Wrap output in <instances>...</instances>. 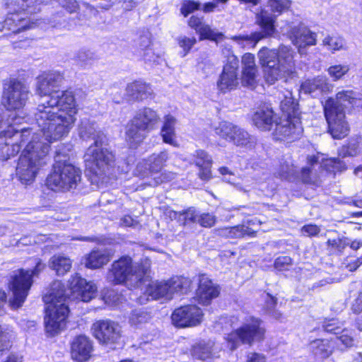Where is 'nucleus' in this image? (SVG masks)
Here are the masks:
<instances>
[{
	"label": "nucleus",
	"mask_w": 362,
	"mask_h": 362,
	"mask_svg": "<svg viewBox=\"0 0 362 362\" xmlns=\"http://www.w3.org/2000/svg\"><path fill=\"white\" fill-rule=\"evenodd\" d=\"M272 107L262 106L254 112L252 120L253 124L261 131H270L275 124L276 119Z\"/></svg>",
	"instance_id": "29"
},
{
	"label": "nucleus",
	"mask_w": 362,
	"mask_h": 362,
	"mask_svg": "<svg viewBox=\"0 0 362 362\" xmlns=\"http://www.w3.org/2000/svg\"><path fill=\"white\" fill-rule=\"evenodd\" d=\"M220 289L218 286L206 275L199 276V287L196 291L197 301L202 305H209L211 300L218 296Z\"/></svg>",
	"instance_id": "25"
},
{
	"label": "nucleus",
	"mask_w": 362,
	"mask_h": 362,
	"mask_svg": "<svg viewBox=\"0 0 362 362\" xmlns=\"http://www.w3.org/2000/svg\"><path fill=\"white\" fill-rule=\"evenodd\" d=\"M30 134L29 128L19 131L4 118L0 119V159L6 160L16 155L22 146L31 138Z\"/></svg>",
	"instance_id": "10"
},
{
	"label": "nucleus",
	"mask_w": 362,
	"mask_h": 362,
	"mask_svg": "<svg viewBox=\"0 0 362 362\" xmlns=\"http://www.w3.org/2000/svg\"><path fill=\"white\" fill-rule=\"evenodd\" d=\"M28 88L21 81L11 80L4 85L2 104L9 110L23 108L28 100Z\"/></svg>",
	"instance_id": "17"
},
{
	"label": "nucleus",
	"mask_w": 362,
	"mask_h": 362,
	"mask_svg": "<svg viewBox=\"0 0 362 362\" xmlns=\"http://www.w3.org/2000/svg\"><path fill=\"white\" fill-rule=\"evenodd\" d=\"M351 309L354 313L358 314L362 312V291L352 303Z\"/></svg>",
	"instance_id": "62"
},
{
	"label": "nucleus",
	"mask_w": 362,
	"mask_h": 362,
	"mask_svg": "<svg viewBox=\"0 0 362 362\" xmlns=\"http://www.w3.org/2000/svg\"><path fill=\"white\" fill-rule=\"evenodd\" d=\"M197 40L195 37H187L186 36L180 37L178 40V44L184 50L183 57H185L192 47L196 43Z\"/></svg>",
	"instance_id": "52"
},
{
	"label": "nucleus",
	"mask_w": 362,
	"mask_h": 362,
	"mask_svg": "<svg viewBox=\"0 0 362 362\" xmlns=\"http://www.w3.org/2000/svg\"><path fill=\"white\" fill-rule=\"evenodd\" d=\"M159 121V115L153 109H139L127 124L126 140L132 146L137 145L144 140L148 132L155 128Z\"/></svg>",
	"instance_id": "12"
},
{
	"label": "nucleus",
	"mask_w": 362,
	"mask_h": 362,
	"mask_svg": "<svg viewBox=\"0 0 362 362\" xmlns=\"http://www.w3.org/2000/svg\"><path fill=\"white\" fill-rule=\"evenodd\" d=\"M49 24L51 27L58 29L70 30L73 28V25L66 21L60 13L54 15L49 21Z\"/></svg>",
	"instance_id": "47"
},
{
	"label": "nucleus",
	"mask_w": 362,
	"mask_h": 362,
	"mask_svg": "<svg viewBox=\"0 0 362 362\" xmlns=\"http://www.w3.org/2000/svg\"><path fill=\"white\" fill-rule=\"evenodd\" d=\"M277 173L281 179L291 180L297 177L296 167L293 165L291 160H286L281 163Z\"/></svg>",
	"instance_id": "42"
},
{
	"label": "nucleus",
	"mask_w": 362,
	"mask_h": 362,
	"mask_svg": "<svg viewBox=\"0 0 362 362\" xmlns=\"http://www.w3.org/2000/svg\"><path fill=\"white\" fill-rule=\"evenodd\" d=\"M257 55L268 84L281 79L286 81L295 73V52L290 46L281 45L276 49L263 47Z\"/></svg>",
	"instance_id": "3"
},
{
	"label": "nucleus",
	"mask_w": 362,
	"mask_h": 362,
	"mask_svg": "<svg viewBox=\"0 0 362 362\" xmlns=\"http://www.w3.org/2000/svg\"><path fill=\"white\" fill-rule=\"evenodd\" d=\"M92 330L95 337L100 343L107 345L118 343L122 336L119 324L110 320L96 321L93 324Z\"/></svg>",
	"instance_id": "20"
},
{
	"label": "nucleus",
	"mask_w": 362,
	"mask_h": 362,
	"mask_svg": "<svg viewBox=\"0 0 362 362\" xmlns=\"http://www.w3.org/2000/svg\"><path fill=\"white\" fill-rule=\"evenodd\" d=\"M107 249L93 250L86 258L85 266L90 269H99L107 264L112 257Z\"/></svg>",
	"instance_id": "31"
},
{
	"label": "nucleus",
	"mask_w": 362,
	"mask_h": 362,
	"mask_svg": "<svg viewBox=\"0 0 362 362\" xmlns=\"http://www.w3.org/2000/svg\"><path fill=\"white\" fill-rule=\"evenodd\" d=\"M310 166L301 169L300 179L304 183L317 185L319 181L320 175L317 167L320 168V156H313L308 158Z\"/></svg>",
	"instance_id": "33"
},
{
	"label": "nucleus",
	"mask_w": 362,
	"mask_h": 362,
	"mask_svg": "<svg viewBox=\"0 0 362 362\" xmlns=\"http://www.w3.org/2000/svg\"><path fill=\"white\" fill-rule=\"evenodd\" d=\"M149 316L147 313L141 310H135L129 317V322L132 325L137 326L147 322Z\"/></svg>",
	"instance_id": "48"
},
{
	"label": "nucleus",
	"mask_w": 362,
	"mask_h": 362,
	"mask_svg": "<svg viewBox=\"0 0 362 362\" xmlns=\"http://www.w3.org/2000/svg\"><path fill=\"white\" fill-rule=\"evenodd\" d=\"M212 344L202 341L196 344L192 349V355L194 358L206 361L212 356Z\"/></svg>",
	"instance_id": "41"
},
{
	"label": "nucleus",
	"mask_w": 362,
	"mask_h": 362,
	"mask_svg": "<svg viewBox=\"0 0 362 362\" xmlns=\"http://www.w3.org/2000/svg\"><path fill=\"white\" fill-rule=\"evenodd\" d=\"M322 45L332 53L337 51L345 50L346 40L338 35H327L322 40Z\"/></svg>",
	"instance_id": "40"
},
{
	"label": "nucleus",
	"mask_w": 362,
	"mask_h": 362,
	"mask_svg": "<svg viewBox=\"0 0 362 362\" xmlns=\"http://www.w3.org/2000/svg\"><path fill=\"white\" fill-rule=\"evenodd\" d=\"M349 66L346 64H335L330 66L327 72L333 81L341 80L349 71Z\"/></svg>",
	"instance_id": "43"
},
{
	"label": "nucleus",
	"mask_w": 362,
	"mask_h": 362,
	"mask_svg": "<svg viewBox=\"0 0 362 362\" xmlns=\"http://www.w3.org/2000/svg\"><path fill=\"white\" fill-rule=\"evenodd\" d=\"M199 212L194 207H189L182 211L181 224L186 226L190 223H197Z\"/></svg>",
	"instance_id": "45"
},
{
	"label": "nucleus",
	"mask_w": 362,
	"mask_h": 362,
	"mask_svg": "<svg viewBox=\"0 0 362 362\" xmlns=\"http://www.w3.org/2000/svg\"><path fill=\"white\" fill-rule=\"evenodd\" d=\"M334 86L329 81L326 76L320 75L308 78L300 85L301 91L317 97L322 93H328L332 90Z\"/></svg>",
	"instance_id": "26"
},
{
	"label": "nucleus",
	"mask_w": 362,
	"mask_h": 362,
	"mask_svg": "<svg viewBox=\"0 0 362 362\" xmlns=\"http://www.w3.org/2000/svg\"><path fill=\"white\" fill-rule=\"evenodd\" d=\"M138 57L142 58V59L148 64L156 63L158 61V56L155 54L153 49L151 47L144 50L139 54H136Z\"/></svg>",
	"instance_id": "54"
},
{
	"label": "nucleus",
	"mask_w": 362,
	"mask_h": 362,
	"mask_svg": "<svg viewBox=\"0 0 362 362\" xmlns=\"http://www.w3.org/2000/svg\"><path fill=\"white\" fill-rule=\"evenodd\" d=\"M291 264L292 259L288 256L279 257L274 262L275 268L280 271L287 270Z\"/></svg>",
	"instance_id": "56"
},
{
	"label": "nucleus",
	"mask_w": 362,
	"mask_h": 362,
	"mask_svg": "<svg viewBox=\"0 0 362 362\" xmlns=\"http://www.w3.org/2000/svg\"><path fill=\"white\" fill-rule=\"evenodd\" d=\"M93 59V53L88 50H80L76 55V59L81 66L88 65Z\"/></svg>",
	"instance_id": "53"
},
{
	"label": "nucleus",
	"mask_w": 362,
	"mask_h": 362,
	"mask_svg": "<svg viewBox=\"0 0 362 362\" xmlns=\"http://www.w3.org/2000/svg\"><path fill=\"white\" fill-rule=\"evenodd\" d=\"M176 118L167 115L163 117V124L160 129V135L163 142L173 146H177L175 134Z\"/></svg>",
	"instance_id": "34"
},
{
	"label": "nucleus",
	"mask_w": 362,
	"mask_h": 362,
	"mask_svg": "<svg viewBox=\"0 0 362 362\" xmlns=\"http://www.w3.org/2000/svg\"><path fill=\"white\" fill-rule=\"evenodd\" d=\"M247 362H266L265 357L262 354L250 353L247 355Z\"/></svg>",
	"instance_id": "64"
},
{
	"label": "nucleus",
	"mask_w": 362,
	"mask_h": 362,
	"mask_svg": "<svg viewBox=\"0 0 362 362\" xmlns=\"http://www.w3.org/2000/svg\"><path fill=\"white\" fill-rule=\"evenodd\" d=\"M358 145L356 141L349 142V144L343 146L339 150V155L342 158L347 156H355L358 153Z\"/></svg>",
	"instance_id": "49"
},
{
	"label": "nucleus",
	"mask_w": 362,
	"mask_h": 362,
	"mask_svg": "<svg viewBox=\"0 0 362 362\" xmlns=\"http://www.w3.org/2000/svg\"><path fill=\"white\" fill-rule=\"evenodd\" d=\"M326 165L330 166L336 171H343L346 169L345 163L339 158H330L326 160Z\"/></svg>",
	"instance_id": "59"
},
{
	"label": "nucleus",
	"mask_w": 362,
	"mask_h": 362,
	"mask_svg": "<svg viewBox=\"0 0 362 362\" xmlns=\"http://www.w3.org/2000/svg\"><path fill=\"white\" fill-rule=\"evenodd\" d=\"M92 351V342L85 335L76 337L71 343V357L76 361L83 362L87 361L90 357Z\"/></svg>",
	"instance_id": "27"
},
{
	"label": "nucleus",
	"mask_w": 362,
	"mask_h": 362,
	"mask_svg": "<svg viewBox=\"0 0 362 362\" xmlns=\"http://www.w3.org/2000/svg\"><path fill=\"white\" fill-rule=\"evenodd\" d=\"M39 130L33 134L18 159L16 175L22 183L32 182L40 169L46 164V158L49 151V144Z\"/></svg>",
	"instance_id": "4"
},
{
	"label": "nucleus",
	"mask_w": 362,
	"mask_h": 362,
	"mask_svg": "<svg viewBox=\"0 0 362 362\" xmlns=\"http://www.w3.org/2000/svg\"><path fill=\"white\" fill-rule=\"evenodd\" d=\"M222 53L226 58V63L217 81L218 89L226 93L235 89L238 84V67L239 61L238 57L233 54L231 47L228 45H221Z\"/></svg>",
	"instance_id": "15"
},
{
	"label": "nucleus",
	"mask_w": 362,
	"mask_h": 362,
	"mask_svg": "<svg viewBox=\"0 0 362 362\" xmlns=\"http://www.w3.org/2000/svg\"><path fill=\"white\" fill-rule=\"evenodd\" d=\"M268 6L271 11L262 9L257 14V23L262 28L261 31L255 32L250 35H240L233 36L231 39L243 47H255L262 39L271 37L276 31L274 23L278 16L288 10L291 6L290 0H269Z\"/></svg>",
	"instance_id": "6"
},
{
	"label": "nucleus",
	"mask_w": 362,
	"mask_h": 362,
	"mask_svg": "<svg viewBox=\"0 0 362 362\" xmlns=\"http://www.w3.org/2000/svg\"><path fill=\"white\" fill-rule=\"evenodd\" d=\"M72 262L69 258L63 255H54L49 261V267L57 275H64L71 268Z\"/></svg>",
	"instance_id": "38"
},
{
	"label": "nucleus",
	"mask_w": 362,
	"mask_h": 362,
	"mask_svg": "<svg viewBox=\"0 0 362 362\" xmlns=\"http://www.w3.org/2000/svg\"><path fill=\"white\" fill-rule=\"evenodd\" d=\"M189 162L199 168V177L203 180H209L211 177V168L212 158L204 150L198 149L189 158Z\"/></svg>",
	"instance_id": "28"
},
{
	"label": "nucleus",
	"mask_w": 362,
	"mask_h": 362,
	"mask_svg": "<svg viewBox=\"0 0 362 362\" xmlns=\"http://www.w3.org/2000/svg\"><path fill=\"white\" fill-rule=\"evenodd\" d=\"M201 8V4L198 1H186L182 4L180 11L184 16H188L196 10Z\"/></svg>",
	"instance_id": "51"
},
{
	"label": "nucleus",
	"mask_w": 362,
	"mask_h": 362,
	"mask_svg": "<svg viewBox=\"0 0 362 362\" xmlns=\"http://www.w3.org/2000/svg\"><path fill=\"white\" fill-rule=\"evenodd\" d=\"M287 35L300 55L305 54L307 48L316 45L317 35L302 23H288L286 28Z\"/></svg>",
	"instance_id": "19"
},
{
	"label": "nucleus",
	"mask_w": 362,
	"mask_h": 362,
	"mask_svg": "<svg viewBox=\"0 0 362 362\" xmlns=\"http://www.w3.org/2000/svg\"><path fill=\"white\" fill-rule=\"evenodd\" d=\"M135 47L136 54H138L144 50H146V49L151 47V40L150 34L148 33H146L143 35H141L135 41Z\"/></svg>",
	"instance_id": "46"
},
{
	"label": "nucleus",
	"mask_w": 362,
	"mask_h": 362,
	"mask_svg": "<svg viewBox=\"0 0 362 362\" xmlns=\"http://www.w3.org/2000/svg\"><path fill=\"white\" fill-rule=\"evenodd\" d=\"M145 295L151 297V299L154 300L163 298L170 300V292H169L168 281H150L146 284Z\"/></svg>",
	"instance_id": "35"
},
{
	"label": "nucleus",
	"mask_w": 362,
	"mask_h": 362,
	"mask_svg": "<svg viewBox=\"0 0 362 362\" xmlns=\"http://www.w3.org/2000/svg\"><path fill=\"white\" fill-rule=\"evenodd\" d=\"M334 100L337 107L341 108L344 110V107H347L349 105H356L357 102V94L351 90H342L339 91L336 94V98Z\"/></svg>",
	"instance_id": "39"
},
{
	"label": "nucleus",
	"mask_w": 362,
	"mask_h": 362,
	"mask_svg": "<svg viewBox=\"0 0 362 362\" xmlns=\"http://www.w3.org/2000/svg\"><path fill=\"white\" fill-rule=\"evenodd\" d=\"M265 330L258 319L250 317L244 325L235 331L228 334L226 338L230 350H235L240 344H251L264 338Z\"/></svg>",
	"instance_id": "14"
},
{
	"label": "nucleus",
	"mask_w": 362,
	"mask_h": 362,
	"mask_svg": "<svg viewBox=\"0 0 362 362\" xmlns=\"http://www.w3.org/2000/svg\"><path fill=\"white\" fill-rule=\"evenodd\" d=\"M301 232L303 235L308 237L316 236L320 232V228L317 225L308 224L301 228Z\"/></svg>",
	"instance_id": "58"
},
{
	"label": "nucleus",
	"mask_w": 362,
	"mask_h": 362,
	"mask_svg": "<svg viewBox=\"0 0 362 362\" xmlns=\"http://www.w3.org/2000/svg\"><path fill=\"white\" fill-rule=\"evenodd\" d=\"M325 116L328 123L329 131L334 139H341L349 132L347 122L345 121L344 111L336 106L333 98H328L324 105Z\"/></svg>",
	"instance_id": "16"
},
{
	"label": "nucleus",
	"mask_w": 362,
	"mask_h": 362,
	"mask_svg": "<svg viewBox=\"0 0 362 362\" xmlns=\"http://www.w3.org/2000/svg\"><path fill=\"white\" fill-rule=\"evenodd\" d=\"M217 235L226 238H241L247 235L255 237L256 230L245 225L233 227H223L216 230Z\"/></svg>",
	"instance_id": "32"
},
{
	"label": "nucleus",
	"mask_w": 362,
	"mask_h": 362,
	"mask_svg": "<svg viewBox=\"0 0 362 362\" xmlns=\"http://www.w3.org/2000/svg\"><path fill=\"white\" fill-rule=\"evenodd\" d=\"M216 220V216L209 213L199 214L197 223L202 227L210 228L215 224Z\"/></svg>",
	"instance_id": "50"
},
{
	"label": "nucleus",
	"mask_w": 362,
	"mask_h": 362,
	"mask_svg": "<svg viewBox=\"0 0 362 362\" xmlns=\"http://www.w3.org/2000/svg\"><path fill=\"white\" fill-rule=\"evenodd\" d=\"M216 135L238 146L251 147L254 138L244 129L228 122H221L214 128Z\"/></svg>",
	"instance_id": "18"
},
{
	"label": "nucleus",
	"mask_w": 362,
	"mask_h": 362,
	"mask_svg": "<svg viewBox=\"0 0 362 362\" xmlns=\"http://www.w3.org/2000/svg\"><path fill=\"white\" fill-rule=\"evenodd\" d=\"M343 332H345V331L343 330ZM346 332H347V331H346ZM337 340L346 347H350L353 345V339L347 333L342 334L337 337Z\"/></svg>",
	"instance_id": "63"
},
{
	"label": "nucleus",
	"mask_w": 362,
	"mask_h": 362,
	"mask_svg": "<svg viewBox=\"0 0 362 362\" xmlns=\"http://www.w3.org/2000/svg\"><path fill=\"white\" fill-rule=\"evenodd\" d=\"M170 299L175 293L185 294L191 288L192 281L189 278L184 276H174L168 281Z\"/></svg>",
	"instance_id": "36"
},
{
	"label": "nucleus",
	"mask_w": 362,
	"mask_h": 362,
	"mask_svg": "<svg viewBox=\"0 0 362 362\" xmlns=\"http://www.w3.org/2000/svg\"><path fill=\"white\" fill-rule=\"evenodd\" d=\"M78 134L83 140H93L85 155L84 161L86 170L93 175L94 182L103 181L107 172L112 166L115 155L103 145L105 142V134L98 129L96 123L87 118L81 120L78 127Z\"/></svg>",
	"instance_id": "2"
},
{
	"label": "nucleus",
	"mask_w": 362,
	"mask_h": 362,
	"mask_svg": "<svg viewBox=\"0 0 362 362\" xmlns=\"http://www.w3.org/2000/svg\"><path fill=\"white\" fill-rule=\"evenodd\" d=\"M148 271V263L133 264L130 257L123 256L112 263L107 279L115 284H125L128 287L137 288L149 281Z\"/></svg>",
	"instance_id": "9"
},
{
	"label": "nucleus",
	"mask_w": 362,
	"mask_h": 362,
	"mask_svg": "<svg viewBox=\"0 0 362 362\" xmlns=\"http://www.w3.org/2000/svg\"><path fill=\"white\" fill-rule=\"evenodd\" d=\"M309 349L318 358H328L333 351L331 343L327 339H315L309 344Z\"/></svg>",
	"instance_id": "37"
},
{
	"label": "nucleus",
	"mask_w": 362,
	"mask_h": 362,
	"mask_svg": "<svg viewBox=\"0 0 362 362\" xmlns=\"http://www.w3.org/2000/svg\"><path fill=\"white\" fill-rule=\"evenodd\" d=\"M257 67L243 69V83L244 86L253 88L257 82Z\"/></svg>",
	"instance_id": "44"
},
{
	"label": "nucleus",
	"mask_w": 362,
	"mask_h": 362,
	"mask_svg": "<svg viewBox=\"0 0 362 362\" xmlns=\"http://www.w3.org/2000/svg\"><path fill=\"white\" fill-rule=\"evenodd\" d=\"M152 95L151 88L140 81H136L129 83L126 88V100L128 101H143L151 98Z\"/></svg>",
	"instance_id": "30"
},
{
	"label": "nucleus",
	"mask_w": 362,
	"mask_h": 362,
	"mask_svg": "<svg viewBox=\"0 0 362 362\" xmlns=\"http://www.w3.org/2000/svg\"><path fill=\"white\" fill-rule=\"evenodd\" d=\"M168 159L167 151L151 155L147 160L140 162L136 168V173L141 177H146L151 173L160 172Z\"/></svg>",
	"instance_id": "23"
},
{
	"label": "nucleus",
	"mask_w": 362,
	"mask_h": 362,
	"mask_svg": "<svg viewBox=\"0 0 362 362\" xmlns=\"http://www.w3.org/2000/svg\"><path fill=\"white\" fill-rule=\"evenodd\" d=\"M69 293L60 281H54L45 297L47 303L45 330L51 336L59 334L66 326L69 310L66 304Z\"/></svg>",
	"instance_id": "5"
},
{
	"label": "nucleus",
	"mask_w": 362,
	"mask_h": 362,
	"mask_svg": "<svg viewBox=\"0 0 362 362\" xmlns=\"http://www.w3.org/2000/svg\"><path fill=\"white\" fill-rule=\"evenodd\" d=\"M282 115L279 122H276L273 135L276 140L294 141L303 133L298 103L287 92L284 99L280 103Z\"/></svg>",
	"instance_id": "8"
},
{
	"label": "nucleus",
	"mask_w": 362,
	"mask_h": 362,
	"mask_svg": "<svg viewBox=\"0 0 362 362\" xmlns=\"http://www.w3.org/2000/svg\"><path fill=\"white\" fill-rule=\"evenodd\" d=\"M188 25L199 34L200 40H209L218 43L225 39L223 33L206 24L203 18L192 16L188 21Z\"/></svg>",
	"instance_id": "24"
},
{
	"label": "nucleus",
	"mask_w": 362,
	"mask_h": 362,
	"mask_svg": "<svg viewBox=\"0 0 362 362\" xmlns=\"http://www.w3.org/2000/svg\"><path fill=\"white\" fill-rule=\"evenodd\" d=\"M110 94L115 103H121L124 100L122 90L116 86H113L110 88Z\"/></svg>",
	"instance_id": "60"
},
{
	"label": "nucleus",
	"mask_w": 362,
	"mask_h": 362,
	"mask_svg": "<svg viewBox=\"0 0 362 362\" xmlns=\"http://www.w3.org/2000/svg\"><path fill=\"white\" fill-rule=\"evenodd\" d=\"M40 0H6L5 6L8 11L3 27L13 33L33 28L40 25L38 20L30 15L39 11Z\"/></svg>",
	"instance_id": "7"
},
{
	"label": "nucleus",
	"mask_w": 362,
	"mask_h": 362,
	"mask_svg": "<svg viewBox=\"0 0 362 362\" xmlns=\"http://www.w3.org/2000/svg\"><path fill=\"white\" fill-rule=\"evenodd\" d=\"M56 1L71 13L78 9V4L76 0H57Z\"/></svg>",
	"instance_id": "57"
},
{
	"label": "nucleus",
	"mask_w": 362,
	"mask_h": 362,
	"mask_svg": "<svg viewBox=\"0 0 362 362\" xmlns=\"http://www.w3.org/2000/svg\"><path fill=\"white\" fill-rule=\"evenodd\" d=\"M11 335L3 330L0 326V351L8 350L11 347Z\"/></svg>",
	"instance_id": "55"
},
{
	"label": "nucleus",
	"mask_w": 362,
	"mask_h": 362,
	"mask_svg": "<svg viewBox=\"0 0 362 362\" xmlns=\"http://www.w3.org/2000/svg\"><path fill=\"white\" fill-rule=\"evenodd\" d=\"M63 81V76L56 71L44 73L37 77L36 92L42 101L34 112V119L49 142L67 136L76 120L77 109L73 93L58 89Z\"/></svg>",
	"instance_id": "1"
},
{
	"label": "nucleus",
	"mask_w": 362,
	"mask_h": 362,
	"mask_svg": "<svg viewBox=\"0 0 362 362\" xmlns=\"http://www.w3.org/2000/svg\"><path fill=\"white\" fill-rule=\"evenodd\" d=\"M203 315L202 310L199 307L187 305L175 309L171 318L173 325L177 327H194L202 322Z\"/></svg>",
	"instance_id": "21"
},
{
	"label": "nucleus",
	"mask_w": 362,
	"mask_h": 362,
	"mask_svg": "<svg viewBox=\"0 0 362 362\" xmlns=\"http://www.w3.org/2000/svg\"><path fill=\"white\" fill-rule=\"evenodd\" d=\"M69 292L73 299H79L83 302H89L95 297L97 288L93 282H87L77 274L72 276L69 281Z\"/></svg>",
	"instance_id": "22"
},
{
	"label": "nucleus",
	"mask_w": 362,
	"mask_h": 362,
	"mask_svg": "<svg viewBox=\"0 0 362 362\" xmlns=\"http://www.w3.org/2000/svg\"><path fill=\"white\" fill-rule=\"evenodd\" d=\"M81 182V170L70 163L57 162L47 176L46 185L55 192L76 189Z\"/></svg>",
	"instance_id": "11"
},
{
	"label": "nucleus",
	"mask_w": 362,
	"mask_h": 362,
	"mask_svg": "<svg viewBox=\"0 0 362 362\" xmlns=\"http://www.w3.org/2000/svg\"><path fill=\"white\" fill-rule=\"evenodd\" d=\"M243 69L257 67L255 62V56L250 53H246L242 58Z\"/></svg>",
	"instance_id": "61"
},
{
	"label": "nucleus",
	"mask_w": 362,
	"mask_h": 362,
	"mask_svg": "<svg viewBox=\"0 0 362 362\" xmlns=\"http://www.w3.org/2000/svg\"><path fill=\"white\" fill-rule=\"evenodd\" d=\"M45 267V265L42 263L41 260L37 259L34 269H19L13 272L9 284L10 288L13 292V299L10 301V305L13 308H18L23 305L32 286V277L37 275Z\"/></svg>",
	"instance_id": "13"
}]
</instances>
